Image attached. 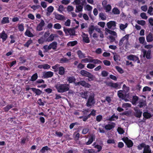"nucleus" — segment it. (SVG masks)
I'll return each mask as SVG.
<instances>
[{"instance_id": "nucleus-12", "label": "nucleus", "mask_w": 153, "mask_h": 153, "mask_svg": "<svg viewBox=\"0 0 153 153\" xmlns=\"http://www.w3.org/2000/svg\"><path fill=\"white\" fill-rule=\"evenodd\" d=\"M7 38V35L4 30H3L1 33H0V39H2V42L5 41Z\"/></svg>"}, {"instance_id": "nucleus-27", "label": "nucleus", "mask_w": 153, "mask_h": 153, "mask_svg": "<svg viewBox=\"0 0 153 153\" xmlns=\"http://www.w3.org/2000/svg\"><path fill=\"white\" fill-rule=\"evenodd\" d=\"M31 90L34 92L36 95H40L42 93V91L38 89L35 88H32Z\"/></svg>"}, {"instance_id": "nucleus-45", "label": "nucleus", "mask_w": 153, "mask_h": 153, "mask_svg": "<svg viewBox=\"0 0 153 153\" xmlns=\"http://www.w3.org/2000/svg\"><path fill=\"white\" fill-rule=\"evenodd\" d=\"M115 68L117 70L120 74H122L124 73L123 70L119 66H115Z\"/></svg>"}, {"instance_id": "nucleus-48", "label": "nucleus", "mask_w": 153, "mask_h": 153, "mask_svg": "<svg viewBox=\"0 0 153 153\" xmlns=\"http://www.w3.org/2000/svg\"><path fill=\"white\" fill-rule=\"evenodd\" d=\"M59 64H56L54 66H53L52 67V69H54V71L55 72H57L58 71V70L59 68Z\"/></svg>"}, {"instance_id": "nucleus-38", "label": "nucleus", "mask_w": 153, "mask_h": 153, "mask_svg": "<svg viewBox=\"0 0 153 153\" xmlns=\"http://www.w3.org/2000/svg\"><path fill=\"white\" fill-rule=\"evenodd\" d=\"M55 34H51L47 39L46 42H51L53 41L55 37Z\"/></svg>"}, {"instance_id": "nucleus-21", "label": "nucleus", "mask_w": 153, "mask_h": 153, "mask_svg": "<svg viewBox=\"0 0 153 153\" xmlns=\"http://www.w3.org/2000/svg\"><path fill=\"white\" fill-rule=\"evenodd\" d=\"M57 43L56 42H53L50 44L48 46V48H50V49L52 48L53 50H56L57 48Z\"/></svg>"}, {"instance_id": "nucleus-6", "label": "nucleus", "mask_w": 153, "mask_h": 153, "mask_svg": "<svg viewBox=\"0 0 153 153\" xmlns=\"http://www.w3.org/2000/svg\"><path fill=\"white\" fill-rule=\"evenodd\" d=\"M122 140L125 143L128 148L132 147L133 145V143L131 140L128 139V137H123L122 139Z\"/></svg>"}, {"instance_id": "nucleus-26", "label": "nucleus", "mask_w": 153, "mask_h": 153, "mask_svg": "<svg viewBox=\"0 0 153 153\" xmlns=\"http://www.w3.org/2000/svg\"><path fill=\"white\" fill-rule=\"evenodd\" d=\"M146 39L148 42H152L153 41V35L152 33H149L146 36Z\"/></svg>"}, {"instance_id": "nucleus-16", "label": "nucleus", "mask_w": 153, "mask_h": 153, "mask_svg": "<svg viewBox=\"0 0 153 153\" xmlns=\"http://www.w3.org/2000/svg\"><path fill=\"white\" fill-rule=\"evenodd\" d=\"M107 25L108 29H111L113 27H115L116 26V23L115 21H111L107 23Z\"/></svg>"}, {"instance_id": "nucleus-46", "label": "nucleus", "mask_w": 153, "mask_h": 153, "mask_svg": "<svg viewBox=\"0 0 153 153\" xmlns=\"http://www.w3.org/2000/svg\"><path fill=\"white\" fill-rule=\"evenodd\" d=\"M85 153H96L95 151L93 149H84Z\"/></svg>"}, {"instance_id": "nucleus-52", "label": "nucleus", "mask_w": 153, "mask_h": 153, "mask_svg": "<svg viewBox=\"0 0 153 153\" xmlns=\"http://www.w3.org/2000/svg\"><path fill=\"white\" fill-rule=\"evenodd\" d=\"M32 40L30 39L28 40L25 44H24V45L25 47L28 48L30 45L32 43Z\"/></svg>"}, {"instance_id": "nucleus-51", "label": "nucleus", "mask_w": 153, "mask_h": 153, "mask_svg": "<svg viewBox=\"0 0 153 153\" xmlns=\"http://www.w3.org/2000/svg\"><path fill=\"white\" fill-rule=\"evenodd\" d=\"M139 40L140 43L141 44H143L145 41V38L144 37H140L139 38Z\"/></svg>"}, {"instance_id": "nucleus-5", "label": "nucleus", "mask_w": 153, "mask_h": 153, "mask_svg": "<svg viewBox=\"0 0 153 153\" xmlns=\"http://www.w3.org/2000/svg\"><path fill=\"white\" fill-rule=\"evenodd\" d=\"M95 103L94 94L90 95L86 103V106L89 107L94 105Z\"/></svg>"}, {"instance_id": "nucleus-49", "label": "nucleus", "mask_w": 153, "mask_h": 153, "mask_svg": "<svg viewBox=\"0 0 153 153\" xmlns=\"http://www.w3.org/2000/svg\"><path fill=\"white\" fill-rule=\"evenodd\" d=\"M45 42H46L45 39L43 37H40L38 40V42L39 44H42Z\"/></svg>"}, {"instance_id": "nucleus-53", "label": "nucleus", "mask_w": 153, "mask_h": 153, "mask_svg": "<svg viewBox=\"0 0 153 153\" xmlns=\"http://www.w3.org/2000/svg\"><path fill=\"white\" fill-rule=\"evenodd\" d=\"M145 102L143 100H142L139 102V104L138 106L140 108H141L143 106H145Z\"/></svg>"}, {"instance_id": "nucleus-9", "label": "nucleus", "mask_w": 153, "mask_h": 153, "mask_svg": "<svg viewBox=\"0 0 153 153\" xmlns=\"http://www.w3.org/2000/svg\"><path fill=\"white\" fill-rule=\"evenodd\" d=\"M106 84L107 86L111 87V89L114 88L117 89L119 86V85L117 82H114L112 81L106 82Z\"/></svg>"}, {"instance_id": "nucleus-24", "label": "nucleus", "mask_w": 153, "mask_h": 153, "mask_svg": "<svg viewBox=\"0 0 153 153\" xmlns=\"http://www.w3.org/2000/svg\"><path fill=\"white\" fill-rule=\"evenodd\" d=\"M95 30L94 26V25H91L88 28V31L90 36H91L92 33Z\"/></svg>"}, {"instance_id": "nucleus-28", "label": "nucleus", "mask_w": 153, "mask_h": 153, "mask_svg": "<svg viewBox=\"0 0 153 153\" xmlns=\"http://www.w3.org/2000/svg\"><path fill=\"white\" fill-rule=\"evenodd\" d=\"M151 150L150 148V146L147 145L144 148L143 153H151Z\"/></svg>"}, {"instance_id": "nucleus-64", "label": "nucleus", "mask_w": 153, "mask_h": 153, "mask_svg": "<svg viewBox=\"0 0 153 153\" xmlns=\"http://www.w3.org/2000/svg\"><path fill=\"white\" fill-rule=\"evenodd\" d=\"M103 63L104 65L106 66H110L111 64V62L107 60H104L103 61Z\"/></svg>"}, {"instance_id": "nucleus-30", "label": "nucleus", "mask_w": 153, "mask_h": 153, "mask_svg": "<svg viewBox=\"0 0 153 153\" xmlns=\"http://www.w3.org/2000/svg\"><path fill=\"white\" fill-rule=\"evenodd\" d=\"M77 54L78 57L80 59L86 57L85 54L83 53L81 50H79L77 52Z\"/></svg>"}, {"instance_id": "nucleus-34", "label": "nucleus", "mask_w": 153, "mask_h": 153, "mask_svg": "<svg viewBox=\"0 0 153 153\" xmlns=\"http://www.w3.org/2000/svg\"><path fill=\"white\" fill-rule=\"evenodd\" d=\"M38 78V76L37 73L34 74L31 76L30 81L32 82H34L36 81Z\"/></svg>"}, {"instance_id": "nucleus-50", "label": "nucleus", "mask_w": 153, "mask_h": 153, "mask_svg": "<svg viewBox=\"0 0 153 153\" xmlns=\"http://www.w3.org/2000/svg\"><path fill=\"white\" fill-rule=\"evenodd\" d=\"M60 63H64L67 62L69 61L68 59L66 58H61L60 59Z\"/></svg>"}, {"instance_id": "nucleus-25", "label": "nucleus", "mask_w": 153, "mask_h": 153, "mask_svg": "<svg viewBox=\"0 0 153 153\" xmlns=\"http://www.w3.org/2000/svg\"><path fill=\"white\" fill-rule=\"evenodd\" d=\"M54 10L53 7L51 6L48 7L47 9V12L46 13V15L49 16L50 15L51 13H52Z\"/></svg>"}, {"instance_id": "nucleus-39", "label": "nucleus", "mask_w": 153, "mask_h": 153, "mask_svg": "<svg viewBox=\"0 0 153 153\" xmlns=\"http://www.w3.org/2000/svg\"><path fill=\"white\" fill-rule=\"evenodd\" d=\"M51 149L49 148L47 146H44L40 150V152L41 153H44L45 151L50 150Z\"/></svg>"}, {"instance_id": "nucleus-47", "label": "nucleus", "mask_w": 153, "mask_h": 153, "mask_svg": "<svg viewBox=\"0 0 153 153\" xmlns=\"http://www.w3.org/2000/svg\"><path fill=\"white\" fill-rule=\"evenodd\" d=\"M115 118L116 119H118V116H116L115 114H114L112 115L109 118V120L110 121H114L115 120Z\"/></svg>"}, {"instance_id": "nucleus-58", "label": "nucleus", "mask_w": 153, "mask_h": 153, "mask_svg": "<svg viewBox=\"0 0 153 153\" xmlns=\"http://www.w3.org/2000/svg\"><path fill=\"white\" fill-rule=\"evenodd\" d=\"M111 6L110 4H108L105 7V11L107 12L110 11L111 10Z\"/></svg>"}, {"instance_id": "nucleus-8", "label": "nucleus", "mask_w": 153, "mask_h": 153, "mask_svg": "<svg viewBox=\"0 0 153 153\" xmlns=\"http://www.w3.org/2000/svg\"><path fill=\"white\" fill-rule=\"evenodd\" d=\"M76 85H81L85 88H90L91 87V85L90 84L86 82L84 80L77 82L76 83Z\"/></svg>"}, {"instance_id": "nucleus-29", "label": "nucleus", "mask_w": 153, "mask_h": 153, "mask_svg": "<svg viewBox=\"0 0 153 153\" xmlns=\"http://www.w3.org/2000/svg\"><path fill=\"white\" fill-rule=\"evenodd\" d=\"M83 4H82L81 5H78V6H76L75 12L77 13L79 12L82 11L83 8Z\"/></svg>"}, {"instance_id": "nucleus-43", "label": "nucleus", "mask_w": 153, "mask_h": 153, "mask_svg": "<svg viewBox=\"0 0 153 153\" xmlns=\"http://www.w3.org/2000/svg\"><path fill=\"white\" fill-rule=\"evenodd\" d=\"M18 28L19 30L20 31L22 32L24 30V26L23 23L18 24Z\"/></svg>"}, {"instance_id": "nucleus-22", "label": "nucleus", "mask_w": 153, "mask_h": 153, "mask_svg": "<svg viewBox=\"0 0 153 153\" xmlns=\"http://www.w3.org/2000/svg\"><path fill=\"white\" fill-rule=\"evenodd\" d=\"M65 69L63 67H59L58 70L59 71L58 73L60 75H63L65 74Z\"/></svg>"}, {"instance_id": "nucleus-13", "label": "nucleus", "mask_w": 153, "mask_h": 153, "mask_svg": "<svg viewBox=\"0 0 153 153\" xmlns=\"http://www.w3.org/2000/svg\"><path fill=\"white\" fill-rule=\"evenodd\" d=\"M82 38L83 41L85 43H88L90 42V40L88 37V35L84 32H82Z\"/></svg>"}, {"instance_id": "nucleus-56", "label": "nucleus", "mask_w": 153, "mask_h": 153, "mask_svg": "<svg viewBox=\"0 0 153 153\" xmlns=\"http://www.w3.org/2000/svg\"><path fill=\"white\" fill-rule=\"evenodd\" d=\"M117 131L120 134H122L124 133V131L123 129L120 127H118L117 129Z\"/></svg>"}, {"instance_id": "nucleus-32", "label": "nucleus", "mask_w": 153, "mask_h": 153, "mask_svg": "<svg viewBox=\"0 0 153 153\" xmlns=\"http://www.w3.org/2000/svg\"><path fill=\"white\" fill-rule=\"evenodd\" d=\"M139 99V97L136 96H134L133 97L132 100V103L134 105H136V103Z\"/></svg>"}, {"instance_id": "nucleus-44", "label": "nucleus", "mask_w": 153, "mask_h": 153, "mask_svg": "<svg viewBox=\"0 0 153 153\" xmlns=\"http://www.w3.org/2000/svg\"><path fill=\"white\" fill-rule=\"evenodd\" d=\"M146 145L144 143H142L140 144L137 146V149L139 150H141L143 148H145L146 146Z\"/></svg>"}, {"instance_id": "nucleus-23", "label": "nucleus", "mask_w": 153, "mask_h": 153, "mask_svg": "<svg viewBox=\"0 0 153 153\" xmlns=\"http://www.w3.org/2000/svg\"><path fill=\"white\" fill-rule=\"evenodd\" d=\"M67 81L69 83H72L75 82L76 81V79L74 76L68 77L67 78Z\"/></svg>"}, {"instance_id": "nucleus-31", "label": "nucleus", "mask_w": 153, "mask_h": 153, "mask_svg": "<svg viewBox=\"0 0 153 153\" xmlns=\"http://www.w3.org/2000/svg\"><path fill=\"white\" fill-rule=\"evenodd\" d=\"M143 116L146 119L150 118L152 117L150 113L147 111L144 112L143 114Z\"/></svg>"}, {"instance_id": "nucleus-20", "label": "nucleus", "mask_w": 153, "mask_h": 153, "mask_svg": "<svg viewBox=\"0 0 153 153\" xmlns=\"http://www.w3.org/2000/svg\"><path fill=\"white\" fill-rule=\"evenodd\" d=\"M135 113L134 116L137 118H140L141 117L142 112L140 109H136L134 110Z\"/></svg>"}, {"instance_id": "nucleus-60", "label": "nucleus", "mask_w": 153, "mask_h": 153, "mask_svg": "<svg viewBox=\"0 0 153 153\" xmlns=\"http://www.w3.org/2000/svg\"><path fill=\"white\" fill-rule=\"evenodd\" d=\"M137 23L139 25L142 26H143L146 24V22L145 21L143 20H137Z\"/></svg>"}, {"instance_id": "nucleus-36", "label": "nucleus", "mask_w": 153, "mask_h": 153, "mask_svg": "<svg viewBox=\"0 0 153 153\" xmlns=\"http://www.w3.org/2000/svg\"><path fill=\"white\" fill-rule=\"evenodd\" d=\"M9 18L8 17H3L1 21V23L2 24H7L9 23Z\"/></svg>"}, {"instance_id": "nucleus-18", "label": "nucleus", "mask_w": 153, "mask_h": 153, "mask_svg": "<svg viewBox=\"0 0 153 153\" xmlns=\"http://www.w3.org/2000/svg\"><path fill=\"white\" fill-rule=\"evenodd\" d=\"M115 123H112L111 124H108L105 126V128L107 130H110L114 128L115 126Z\"/></svg>"}, {"instance_id": "nucleus-57", "label": "nucleus", "mask_w": 153, "mask_h": 153, "mask_svg": "<svg viewBox=\"0 0 153 153\" xmlns=\"http://www.w3.org/2000/svg\"><path fill=\"white\" fill-rule=\"evenodd\" d=\"M50 34V33L49 31H47L45 33L43 36V37H44V38H45V39L46 42V39L49 37V36Z\"/></svg>"}, {"instance_id": "nucleus-40", "label": "nucleus", "mask_w": 153, "mask_h": 153, "mask_svg": "<svg viewBox=\"0 0 153 153\" xmlns=\"http://www.w3.org/2000/svg\"><path fill=\"white\" fill-rule=\"evenodd\" d=\"M81 97L83 98L87 99L88 98V92L87 91H84L81 92L80 93Z\"/></svg>"}, {"instance_id": "nucleus-2", "label": "nucleus", "mask_w": 153, "mask_h": 153, "mask_svg": "<svg viewBox=\"0 0 153 153\" xmlns=\"http://www.w3.org/2000/svg\"><path fill=\"white\" fill-rule=\"evenodd\" d=\"M80 74L83 76L88 77V80L89 81H93L94 79V76L90 73L83 70L80 71Z\"/></svg>"}, {"instance_id": "nucleus-3", "label": "nucleus", "mask_w": 153, "mask_h": 153, "mask_svg": "<svg viewBox=\"0 0 153 153\" xmlns=\"http://www.w3.org/2000/svg\"><path fill=\"white\" fill-rule=\"evenodd\" d=\"M141 53L143 58L148 59H149L151 58V51L150 49H149L147 51L145 49H143L141 51Z\"/></svg>"}, {"instance_id": "nucleus-59", "label": "nucleus", "mask_w": 153, "mask_h": 153, "mask_svg": "<svg viewBox=\"0 0 153 153\" xmlns=\"http://www.w3.org/2000/svg\"><path fill=\"white\" fill-rule=\"evenodd\" d=\"M108 72L105 71H103L101 72V75L102 77H106L108 76Z\"/></svg>"}, {"instance_id": "nucleus-1", "label": "nucleus", "mask_w": 153, "mask_h": 153, "mask_svg": "<svg viewBox=\"0 0 153 153\" xmlns=\"http://www.w3.org/2000/svg\"><path fill=\"white\" fill-rule=\"evenodd\" d=\"M67 84H57L55 86V87L59 93H63L69 91L70 86Z\"/></svg>"}, {"instance_id": "nucleus-37", "label": "nucleus", "mask_w": 153, "mask_h": 153, "mask_svg": "<svg viewBox=\"0 0 153 153\" xmlns=\"http://www.w3.org/2000/svg\"><path fill=\"white\" fill-rule=\"evenodd\" d=\"M25 35L29 37H33L34 35L32 33L29 29H27L25 33Z\"/></svg>"}, {"instance_id": "nucleus-19", "label": "nucleus", "mask_w": 153, "mask_h": 153, "mask_svg": "<svg viewBox=\"0 0 153 153\" xmlns=\"http://www.w3.org/2000/svg\"><path fill=\"white\" fill-rule=\"evenodd\" d=\"M55 17L56 19L58 20H64L66 19L65 17L61 14L56 13L55 15Z\"/></svg>"}, {"instance_id": "nucleus-61", "label": "nucleus", "mask_w": 153, "mask_h": 153, "mask_svg": "<svg viewBox=\"0 0 153 153\" xmlns=\"http://www.w3.org/2000/svg\"><path fill=\"white\" fill-rule=\"evenodd\" d=\"M95 67V65L91 64V63H89L87 65V67L90 69H92L94 68Z\"/></svg>"}, {"instance_id": "nucleus-7", "label": "nucleus", "mask_w": 153, "mask_h": 153, "mask_svg": "<svg viewBox=\"0 0 153 153\" xmlns=\"http://www.w3.org/2000/svg\"><path fill=\"white\" fill-rule=\"evenodd\" d=\"M42 77L43 78H51L53 75V73L51 71H44L42 72Z\"/></svg>"}, {"instance_id": "nucleus-33", "label": "nucleus", "mask_w": 153, "mask_h": 153, "mask_svg": "<svg viewBox=\"0 0 153 153\" xmlns=\"http://www.w3.org/2000/svg\"><path fill=\"white\" fill-rule=\"evenodd\" d=\"M13 107L14 105L13 104L8 105L4 108L3 110L4 111L7 112L10 109L12 108Z\"/></svg>"}, {"instance_id": "nucleus-14", "label": "nucleus", "mask_w": 153, "mask_h": 153, "mask_svg": "<svg viewBox=\"0 0 153 153\" xmlns=\"http://www.w3.org/2000/svg\"><path fill=\"white\" fill-rule=\"evenodd\" d=\"M87 57L88 58H91V61H90L91 63H93L94 64H101L102 63V61L100 60L97 59H93L92 57L89 56H88Z\"/></svg>"}, {"instance_id": "nucleus-42", "label": "nucleus", "mask_w": 153, "mask_h": 153, "mask_svg": "<svg viewBox=\"0 0 153 153\" xmlns=\"http://www.w3.org/2000/svg\"><path fill=\"white\" fill-rule=\"evenodd\" d=\"M112 12L114 15L119 14L120 13V10L116 7H114L113 9Z\"/></svg>"}, {"instance_id": "nucleus-62", "label": "nucleus", "mask_w": 153, "mask_h": 153, "mask_svg": "<svg viewBox=\"0 0 153 153\" xmlns=\"http://www.w3.org/2000/svg\"><path fill=\"white\" fill-rule=\"evenodd\" d=\"M151 88L147 86L144 87L143 89V92H145L146 91H151Z\"/></svg>"}, {"instance_id": "nucleus-63", "label": "nucleus", "mask_w": 153, "mask_h": 153, "mask_svg": "<svg viewBox=\"0 0 153 153\" xmlns=\"http://www.w3.org/2000/svg\"><path fill=\"white\" fill-rule=\"evenodd\" d=\"M54 28L56 29H59L61 28V26L59 23H56L54 25Z\"/></svg>"}, {"instance_id": "nucleus-10", "label": "nucleus", "mask_w": 153, "mask_h": 153, "mask_svg": "<svg viewBox=\"0 0 153 153\" xmlns=\"http://www.w3.org/2000/svg\"><path fill=\"white\" fill-rule=\"evenodd\" d=\"M127 58L128 60L133 61L134 62L137 61L138 63L140 62V60L139 58L135 55L132 54H130L127 56Z\"/></svg>"}, {"instance_id": "nucleus-54", "label": "nucleus", "mask_w": 153, "mask_h": 153, "mask_svg": "<svg viewBox=\"0 0 153 153\" xmlns=\"http://www.w3.org/2000/svg\"><path fill=\"white\" fill-rule=\"evenodd\" d=\"M91 61V58H86L81 60V62L83 63L90 62Z\"/></svg>"}, {"instance_id": "nucleus-4", "label": "nucleus", "mask_w": 153, "mask_h": 153, "mask_svg": "<svg viewBox=\"0 0 153 153\" xmlns=\"http://www.w3.org/2000/svg\"><path fill=\"white\" fill-rule=\"evenodd\" d=\"M63 31L64 32L65 35L68 36L70 35L71 36H75V31L74 28H68L64 27Z\"/></svg>"}, {"instance_id": "nucleus-11", "label": "nucleus", "mask_w": 153, "mask_h": 153, "mask_svg": "<svg viewBox=\"0 0 153 153\" xmlns=\"http://www.w3.org/2000/svg\"><path fill=\"white\" fill-rule=\"evenodd\" d=\"M125 91L124 90H120L118 91L117 95L119 98L123 100L126 97V94H125L124 93H125Z\"/></svg>"}, {"instance_id": "nucleus-17", "label": "nucleus", "mask_w": 153, "mask_h": 153, "mask_svg": "<svg viewBox=\"0 0 153 153\" xmlns=\"http://www.w3.org/2000/svg\"><path fill=\"white\" fill-rule=\"evenodd\" d=\"M95 136L94 135L91 134L89 137V139L88 142L86 143V144L89 145L92 143L94 140H95Z\"/></svg>"}, {"instance_id": "nucleus-41", "label": "nucleus", "mask_w": 153, "mask_h": 153, "mask_svg": "<svg viewBox=\"0 0 153 153\" xmlns=\"http://www.w3.org/2000/svg\"><path fill=\"white\" fill-rule=\"evenodd\" d=\"M105 30L108 33L113 36H116L117 35V33L115 32L111 31L107 28H105Z\"/></svg>"}, {"instance_id": "nucleus-35", "label": "nucleus", "mask_w": 153, "mask_h": 153, "mask_svg": "<svg viewBox=\"0 0 153 153\" xmlns=\"http://www.w3.org/2000/svg\"><path fill=\"white\" fill-rule=\"evenodd\" d=\"M77 43L78 42L77 41L75 40L68 42L67 44V45L69 46L72 47L76 45Z\"/></svg>"}, {"instance_id": "nucleus-55", "label": "nucleus", "mask_w": 153, "mask_h": 153, "mask_svg": "<svg viewBox=\"0 0 153 153\" xmlns=\"http://www.w3.org/2000/svg\"><path fill=\"white\" fill-rule=\"evenodd\" d=\"M99 17L102 20H105L106 19V17L102 13H100L99 14Z\"/></svg>"}, {"instance_id": "nucleus-15", "label": "nucleus", "mask_w": 153, "mask_h": 153, "mask_svg": "<svg viewBox=\"0 0 153 153\" xmlns=\"http://www.w3.org/2000/svg\"><path fill=\"white\" fill-rule=\"evenodd\" d=\"M45 23L43 20H41L40 22L37 26L36 29L37 30L40 31L43 30L42 27L44 26Z\"/></svg>"}]
</instances>
